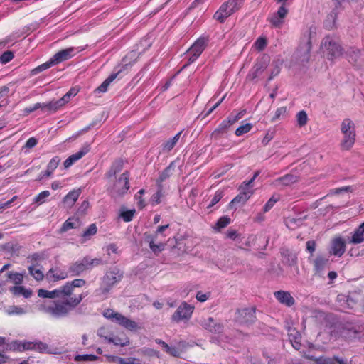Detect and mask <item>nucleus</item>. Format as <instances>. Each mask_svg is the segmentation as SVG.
<instances>
[{
  "label": "nucleus",
  "instance_id": "f257e3e1",
  "mask_svg": "<svg viewBox=\"0 0 364 364\" xmlns=\"http://www.w3.org/2000/svg\"><path fill=\"white\" fill-rule=\"evenodd\" d=\"M38 296L41 298L55 299L54 301H45L41 305V310L46 314L56 318H62L68 316L70 311H72V310H68L66 313H60L58 310L59 304L68 300L63 286L53 291L40 289L38 291Z\"/></svg>",
  "mask_w": 364,
  "mask_h": 364
},
{
  "label": "nucleus",
  "instance_id": "f03ea898",
  "mask_svg": "<svg viewBox=\"0 0 364 364\" xmlns=\"http://www.w3.org/2000/svg\"><path fill=\"white\" fill-rule=\"evenodd\" d=\"M86 284V281L83 279H75L73 281L67 282L63 285L64 291L68 300L61 302L58 309L60 313H66L68 310H74L86 296V294L74 293L75 288L82 287Z\"/></svg>",
  "mask_w": 364,
  "mask_h": 364
},
{
  "label": "nucleus",
  "instance_id": "7ed1b4c3",
  "mask_svg": "<svg viewBox=\"0 0 364 364\" xmlns=\"http://www.w3.org/2000/svg\"><path fill=\"white\" fill-rule=\"evenodd\" d=\"M102 264L101 258L91 259L86 256L82 259L72 262L68 266V273L70 277H77L86 271L92 269Z\"/></svg>",
  "mask_w": 364,
  "mask_h": 364
},
{
  "label": "nucleus",
  "instance_id": "20e7f679",
  "mask_svg": "<svg viewBox=\"0 0 364 364\" xmlns=\"http://www.w3.org/2000/svg\"><path fill=\"white\" fill-rule=\"evenodd\" d=\"M341 131L343 135L340 144L341 149L348 151L355 142L356 132L354 122L350 119H344L341 124Z\"/></svg>",
  "mask_w": 364,
  "mask_h": 364
},
{
  "label": "nucleus",
  "instance_id": "39448f33",
  "mask_svg": "<svg viewBox=\"0 0 364 364\" xmlns=\"http://www.w3.org/2000/svg\"><path fill=\"white\" fill-rule=\"evenodd\" d=\"M243 3L244 0H228L214 14V19L220 23L225 22L227 18L242 8Z\"/></svg>",
  "mask_w": 364,
  "mask_h": 364
},
{
  "label": "nucleus",
  "instance_id": "423d86ee",
  "mask_svg": "<svg viewBox=\"0 0 364 364\" xmlns=\"http://www.w3.org/2000/svg\"><path fill=\"white\" fill-rule=\"evenodd\" d=\"M103 316L106 318L117 323L118 325L128 331H136L140 328L136 321L131 320L128 317H126L122 314L116 312L111 309H105L103 312Z\"/></svg>",
  "mask_w": 364,
  "mask_h": 364
},
{
  "label": "nucleus",
  "instance_id": "0eeeda50",
  "mask_svg": "<svg viewBox=\"0 0 364 364\" xmlns=\"http://www.w3.org/2000/svg\"><path fill=\"white\" fill-rule=\"evenodd\" d=\"M122 277V273L117 267L108 270L102 278L101 286L98 290L100 294H107L114 285L121 281Z\"/></svg>",
  "mask_w": 364,
  "mask_h": 364
},
{
  "label": "nucleus",
  "instance_id": "6e6552de",
  "mask_svg": "<svg viewBox=\"0 0 364 364\" xmlns=\"http://www.w3.org/2000/svg\"><path fill=\"white\" fill-rule=\"evenodd\" d=\"M321 48L326 52L328 60H333L343 53L342 46L331 36H326L321 41Z\"/></svg>",
  "mask_w": 364,
  "mask_h": 364
},
{
  "label": "nucleus",
  "instance_id": "1a4fd4ad",
  "mask_svg": "<svg viewBox=\"0 0 364 364\" xmlns=\"http://www.w3.org/2000/svg\"><path fill=\"white\" fill-rule=\"evenodd\" d=\"M129 172L126 171L114 182L113 186L109 189L110 195L112 197H122L127 193L130 188Z\"/></svg>",
  "mask_w": 364,
  "mask_h": 364
},
{
  "label": "nucleus",
  "instance_id": "9d476101",
  "mask_svg": "<svg viewBox=\"0 0 364 364\" xmlns=\"http://www.w3.org/2000/svg\"><path fill=\"white\" fill-rule=\"evenodd\" d=\"M208 41V37L200 36L187 50L189 64L195 62L199 58L206 48Z\"/></svg>",
  "mask_w": 364,
  "mask_h": 364
},
{
  "label": "nucleus",
  "instance_id": "9b49d317",
  "mask_svg": "<svg viewBox=\"0 0 364 364\" xmlns=\"http://www.w3.org/2000/svg\"><path fill=\"white\" fill-rule=\"evenodd\" d=\"M193 310V306L183 301L172 315V321L178 323L182 320H189L192 316Z\"/></svg>",
  "mask_w": 364,
  "mask_h": 364
},
{
  "label": "nucleus",
  "instance_id": "f8f14e48",
  "mask_svg": "<svg viewBox=\"0 0 364 364\" xmlns=\"http://www.w3.org/2000/svg\"><path fill=\"white\" fill-rule=\"evenodd\" d=\"M144 235L145 242L149 243L151 250L155 255H158L164 250L166 246L165 243L162 242L155 243V242L157 241L158 237L159 235V234H158L156 231L154 233L145 232Z\"/></svg>",
  "mask_w": 364,
  "mask_h": 364
},
{
  "label": "nucleus",
  "instance_id": "ddd939ff",
  "mask_svg": "<svg viewBox=\"0 0 364 364\" xmlns=\"http://www.w3.org/2000/svg\"><path fill=\"white\" fill-rule=\"evenodd\" d=\"M363 331V327L362 326L348 324L343 327L341 335L348 340L361 339L363 337V335H362Z\"/></svg>",
  "mask_w": 364,
  "mask_h": 364
},
{
  "label": "nucleus",
  "instance_id": "4468645a",
  "mask_svg": "<svg viewBox=\"0 0 364 364\" xmlns=\"http://www.w3.org/2000/svg\"><path fill=\"white\" fill-rule=\"evenodd\" d=\"M48 346L41 341L32 342V341H23L18 346V349L20 351L24 350H35L40 353L46 351Z\"/></svg>",
  "mask_w": 364,
  "mask_h": 364
},
{
  "label": "nucleus",
  "instance_id": "2eb2a0df",
  "mask_svg": "<svg viewBox=\"0 0 364 364\" xmlns=\"http://www.w3.org/2000/svg\"><path fill=\"white\" fill-rule=\"evenodd\" d=\"M200 324L204 329L213 333H221L224 328L223 325L216 322L213 317L203 319Z\"/></svg>",
  "mask_w": 364,
  "mask_h": 364
},
{
  "label": "nucleus",
  "instance_id": "dca6fc26",
  "mask_svg": "<svg viewBox=\"0 0 364 364\" xmlns=\"http://www.w3.org/2000/svg\"><path fill=\"white\" fill-rule=\"evenodd\" d=\"M237 121V119L228 117L220 122L218 127L212 132L211 138L215 139H220L223 134L227 133L230 126Z\"/></svg>",
  "mask_w": 364,
  "mask_h": 364
},
{
  "label": "nucleus",
  "instance_id": "f3484780",
  "mask_svg": "<svg viewBox=\"0 0 364 364\" xmlns=\"http://www.w3.org/2000/svg\"><path fill=\"white\" fill-rule=\"evenodd\" d=\"M346 251V242L341 237L332 240L329 253L331 255L341 257Z\"/></svg>",
  "mask_w": 364,
  "mask_h": 364
},
{
  "label": "nucleus",
  "instance_id": "a211bd4d",
  "mask_svg": "<svg viewBox=\"0 0 364 364\" xmlns=\"http://www.w3.org/2000/svg\"><path fill=\"white\" fill-rule=\"evenodd\" d=\"M69 277L68 270H63L58 267L50 268L46 273L47 279L53 282L63 280Z\"/></svg>",
  "mask_w": 364,
  "mask_h": 364
},
{
  "label": "nucleus",
  "instance_id": "6ab92c4d",
  "mask_svg": "<svg viewBox=\"0 0 364 364\" xmlns=\"http://www.w3.org/2000/svg\"><path fill=\"white\" fill-rule=\"evenodd\" d=\"M129 65L125 64L122 68L117 73H112L99 87L95 90V92H105L107 90L108 87L119 75L128 68Z\"/></svg>",
  "mask_w": 364,
  "mask_h": 364
},
{
  "label": "nucleus",
  "instance_id": "aec40b11",
  "mask_svg": "<svg viewBox=\"0 0 364 364\" xmlns=\"http://www.w3.org/2000/svg\"><path fill=\"white\" fill-rule=\"evenodd\" d=\"M276 299L282 304L291 307L295 304V299L290 292L280 290L274 292Z\"/></svg>",
  "mask_w": 364,
  "mask_h": 364
},
{
  "label": "nucleus",
  "instance_id": "412c9836",
  "mask_svg": "<svg viewBox=\"0 0 364 364\" xmlns=\"http://www.w3.org/2000/svg\"><path fill=\"white\" fill-rule=\"evenodd\" d=\"M75 55V48H68L66 49L61 50L56 53L54 55V61L58 64L61 62L67 60Z\"/></svg>",
  "mask_w": 364,
  "mask_h": 364
},
{
  "label": "nucleus",
  "instance_id": "4be33fe9",
  "mask_svg": "<svg viewBox=\"0 0 364 364\" xmlns=\"http://www.w3.org/2000/svg\"><path fill=\"white\" fill-rule=\"evenodd\" d=\"M124 167V161L122 159H116L111 165L109 169L105 173V176L107 179H110L119 173Z\"/></svg>",
  "mask_w": 364,
  "mask_h": 364
},
{
  "label": "nucleus",
  "instance_id": "5701e85b",
  "mask_svg": "<svg viewBox=\"0 0 364 364\" xmlns=\"http://www.w3.org/2000/svg\"><path fill=\"white\" fill-rule=\"evenodd\" d=\"M297 181V177L292 174H286L282 177L277 178L274 182L276 186H290Z\"/></svg>",
  "mask_w": 364,
  "mask_h": 364
},
{
  "label": "nucleus",
  "instance_id": "b1692460",
  "mask_svg": "<svg viewBox=\"0 0 364 364\" xmlns=\"http://www.w3.org/2000/svg\"><path fill=\"white\" fill-rule=\"evenodd\" d=\"M364 242V222L356 228L349 241L352 244H360Z\"/></svg>",
  "mask_w": 364,
  "mask_h": 364
},
{
  "label": "nucleus",
  "instance_id": "393cba45",
  "mask_svg": "<svg viewBox=\"0 0 364 364\" xmlns=\"http://www.w3.org/2000/svg\"><path fill=\"white\" fill-rule=\"evenodd\" d=\"M267 68V64L264 61H257L254 67L252 68L251 72L248 75V77L253 80L257 77H259Z\"/></svg>",
  "mask_w": 364,
  "mask_h": 364
},
{
  "label": "nucleus",
  "instance_id": "a878e982",
  "mask_svg": "<svg viewBox=\"0 0 364 364\" xmlns=\"http://www.w3.org/2000/svg\"><path fill=\"white\" fill-rule=\"evenodd\" d=\"M39 109H41L43 113L50 114L56 112L60 109V107L56 100H53L48 102H41V107Z\"/></svg>",
  "mask_w": 364,
  "mask_h": 364
},
{
  "label": "nucleus",
  "instance_id": "bb28decb",
  "mask_svg": "<svg viewBox=\"0 0 364 364\" xmlns=\"http://www.w3.org/2000/svg\"><path fill=\"white\" fill-rule=\"evenodd\" d=\"M80 226V220L75 218H68L62 225L60 232H65L70 229H75Z\"/></svg>",
  "mask_w": 364,
  "mask_h": 364
},
{
  "label": "nucleus",
  "instance_id": "cd10ccee",
  "mask_svg": "<svg viewBox=\"0 0 364 364\" xmlns=\"http://www.w3.org/2000/svg\"><path fill=\"white\" fill-rule=\"evenodd\" d=\"M182 134V131L178 132L173 138L168 139L162 144V150L165 152H169L171 151L176 144L178 143L181 135Z\"/></svg>",
  "mask_w": 364,
  "mask_h": 364
},
{
  "label": "nucleus",
  "instance_id": "c85d7f7f",
  "mask_svg": "<svg viewBox=\"0 0 364 364\" xmlns=\"http://www.w3.org/2000/svg\"><path fill=\"white\" fill-rule=\"evenodd\" d=\"M80 195V190L70 191L63 198V203L69 207L73 206Z\"/></svg>",
  "mask_w": 364,
  "mask_h": 364
},
{
  "label": "nucleus",
  "instance_id": "c756f323",
  "mask_svg": "<svg viewBox=\"0 0 364 364\" xmlns=\"http://www.w3.org/2000/svg\"><path fill=\"white\" fill-rule=\"evenodd\" d=\"M97 232V227L95 223L90 224L88 228L81 235V243H84L90 240L91 237L95 235Z\"/></svg>",
  "mask_w": 364,
  "mask_h": 364
},
{
  "label": "nucleus",
  "instance_id": "7c9ffc66",
  "mask_svg": "<svg viewBox=\"0 0 364 364\" xmlns=\"http://www.w3.org/2000/svg\"><path fill=\"white\" fill-rule=\"evenodd\" d=\"M328 260L323 256H317L314 261V269L316 273H320L327 265Z\"/></svg>",
  "mask_w": 364,
  "mask_h": 364
},
{
  "label": "nucleus",
  "instance_id": "2f4dec72",
  "mask_svg": "<svg viewBox=\"0 0 364 364\" xmlns=\"http://www.w3.org/2000/svg\"><path fill=\"white\" fill-rule=\"evenodd\" d=\"M250 192H240V193L235 196L230 203V206H233L235 204L242 203L245 204L250 198Z\"/></svg>",
  "mask_w": 364,
  "mask_h": 364
},
{
  "label": "nucleus",
  "instance_id": "473e14b6",
  "mask_svg": "<svg viewBox=\"0 0 364 364\" xmlns=\"http://www.w3.org/2000/svg\"><path fill=\"white\" fill-rule=\"evenodd\" d=\"M10 291L11 293H13L14 295H23L25 298H29L31 294L32 291L31 290L26 289L22 286H14L12 287L10 289Z\"/></svg>",
  "mask_w": 364,
  "mask_h": 364
},
{
  "label": "nucleus",
  "instance_id": "72a5a7b5",
  "mask_svg": "<svg viewBox=\"0 0 364 364\" xmlns=\"http://www.w3.org/2000/svg\"><path fill=\"white\" fill-rule=\"evenodd\" d=\"M109 343H114L115 346H125L129 343V339L127 336H124L120 338L118 336H111L109 338Z\"/></svg>",
  "mask_w": 364,
  "mask_h": 364
},
{
  "label": "nucleus",
  "instance_id": "f704fd0d",
  "mask_svg": "<svg viewBox=\"0 0 364 364\" xmlns=\"http://www.w3.org/2000/svg\"><path fill=\"white\" fill-rule=\"evenodd\" d=\"M163 197V186L159 184L157 191L153 194L150 198V203L153 206H155L161 203V199Z\"/></svg>",
  "mask_w": 364,
  "mask_h": 364
},
{
  "label": "nucleus",
  "instance_id": "c9c22d12",
  "mask_svg": "<svg viewBox=\"0 0 364 364\" xmlns=\"http://www.w3.org/2000/svg\"><path fill=\"white\" fill-rule=\"evenodd\" d=\"M362 53H363V50H361L360 49L355 48H350L347 52L348 60L350 62H351V61H353L355 63L357 62L358 58L361 56Z\"/></svg>",
  "mask_w": 364,
  "mask_h": 364
},
{
  "label": "nucleus",
  "instance_id": "e433bc0d",
  "mask_svg": "<svg viewBox=\"0 0 364 364\" xmlns=\"http://www.w3.org/2000/svg\"><path fill=\"white\" fill-rule=\"evenodd\" d=\"M7 278L10 279L16 285L22 283L23 276L22 274L16 272H9L6 274Z\"/></svg>",
  "mask_w": 364,
  "mask_h": 364
},
{
  "label": "nucleus",
  "instance_id": "4c0bfd02",
  "mask_svg": "<svg viewBox=\"0 0 364 364\" xmlns=\"http://www.w3.org/2000/svg\"><path fill=\"white\" fill-rule=\"evenodd\" d=\"M36 267H37V265H36V264L30 266L28 267L29 273L37 281H41L44 278V274H43V272L41 269H37Z\"/></svg>",
  "mask_w": 364,
  "mask_h": 364
},
{
  "label": "nucleus",
  "instance_id": "58836bf2",
  "mask_svg": "<svg viewBox=\"0 0 364 364\" xmlns=\"http://www.w3.org/2000/svg\"><path fill=\"white\" fill-rule=\"evenodd\" d=\"M115 362L116 364H142L139 359L134 357H117Z\"/></svg>",
  "mask_w": 364,
  "mask_h": 364
},
{
  "label": "nucleus",
  "instance_id": "ea45409f",
  "mask_svg": "<svg viewBox=\"0 0 364 364\" xmlns=\"http://www.w3.org/2000/svg\"><path fill=\"white\" fill-rule=\"evenodd\" d=\"M280 199L279 194H273L263 207L264 213L268 212L275 203Z\"/></svg>",
  "mask_w": 364,
  "mask_h": 364
},
{
  "label": "nucleus",
  "instance_id": "a19ab883",
  "mask_svg": "<svg viewBox=\"0 0 364 364\" xmlns=\"http://www.w3.org/2000/svg\"><path fill=\"white\" fill-rule=\"evenodd\" d=\"M269 21L273 27L281 28L284 22V19L282 18H279L277 15L273 14L271 16L269 17Z\"/></svg>",
  "mask_w": 364,
  "mask_h": 364
},
{
  "label": "nucleus",
  "instance_id": "79ce46f5",
  "mask_svg": "<svg viewBox=\"0 0 364 364\" xmlns=\"http://www.w3.org/2000/svg\"><path fill=\"white\" fill-rule=\"evenodd\" d=\"M308 116L304 110L299 112L296 114V122L298 125L301 127L307 124Z\"/></svg>",
  "mask_w": 364,
  "mask_h": 364
},
{
  "label": "nucleus",
  "instance_id": "37998d69",
  "mask_svg": "<svg viewBox=\"0 0 364 364\" xmlns=\"http://www.w3.org/2000/svg\"><path fill=\"white\" fill-rule=\"evenodd\" d=\"M267 45V40L266 37H259L254 43L255 49L258 51H262Z\"/></svg>",
  "mask_w": 364,
  "mask_h": 364
},
{
  "label": "nucleus",
  "instance_id": "c03bdc74",
  "mask_svg": "<svg viewBox=\"0 0 364 364\" xmlns=\"http://www.w3.org/2000/svg\"><path fill=\"white\" fill-rule=\"evenodd\" d=\"M171 164L168 166H167L160 174L158 180H157V184H161L162 182L166 181L167 178H168L171 174Z\"/></svg>",
  "mask_w": 364,
  "mask_h": 364
},
{
  "label": "nucleus",
  "instance_id": "a18cd8bd",
  "mask_svg": "<svg viewBox=\"0 0 364 364\" xmlns=\"http://www.w3.org/2000/svg\"><path fill=\"white\" fill-rule=\"evenodd\" d=\"M6 313L8 315H22L26 313V311L23 308L19 306H11L7 310Z\"/></svg>",
  "mask_w": 364,
  "mask_h": 364
},
{
  "label": "nucleus",
  "instance_id": "49530a36",
  "mask_svg": "<svg viewBox=\"0 0 364 364\" xmlns=\"http://www.w3.org/2000/svg\"><path fill=\"white\" fill-rule=\"evenodd\" d=\"M135 213V209L124 210L120 213V217L123 219L124 222L128 223L133 220Z\"/></svg>",
  "mask_w": 364,
  "mask_h": 364
},
{
  "label": "nucleus",
  "instance_id": "de8ad7c7",
  "mask_svg": "<svg viewBox=\"0 0 364 364\" xmlns=\"http://www.w3.org/2000/svg\"><path fill=\"white\" fill-rule=\"evenodd\" d=\"M252 128V125L250 123H246L245 124L240 126L236 130H235V135L236 136H242L247 132H249Z\"/></svg>",
  "mask_w": 364,
  "mask_h": 364
},
{
  "label": "nucleus",
  "instance_id": "09e8293b",
  "mask_svg": "<svg viewBox=\"0 0 364 364\" xmlns=\"http://www.w3.org/2000/svg\"><path fill=\"white\" fill-rule=\"evenodd\" d=\"M230 223V218L228 216H223L220 218L216 224H215V228L218 230H220L222 228H225Z\"/></svg>",
  "mask_w": 364,
  "mask_h": 364
},
{
  "label": "nucleus",
  "instance_id": "8fccbe9b",
  "mask_svg": "<svg viewBox=\"0 0 364 364\" xmlns=\"http://www.w3.org/2000/svg\"><path fill=\"white\" fill-rule=\"evenodd\" d=\"M223 195H224L223 191H220V190L217 191L215 193V195L213 197L210 203L208 205L207 208H211L215 205H216L222 199V198L223 197Z\"/></svg>",
  "mask_w": 364,
  "mask_h": 364
},
{
  "label": "nucleus",
  "instance_id": "3c124183",
  "mask_svg": "<svg viewBox=\"0 0 364 364\" xmlns=\"http://www.w3.org/2000/svg\"><path fill=\"white\" fill-rule=\"evenodd\" d=\"M50 196L48 191H43L38 193L34 198V202L36 203L42 204L45 202L46 199Z\"/></svg>",
  "mask_w": 364,
  "mask_h": 364
},
{
  "label": "nucleus",
  "instance_id": "603ef678",
  "mask_svg": "<svg viewBox=\"0 0 364 364\" xmlns=\"http://www.w3.org/2000/svg\"><path fill=\"white\" fill-rule=\"evenodd\" d=\"M14 57V53L10 51L7 50L2 53V55L0 56V62L1 63H7L9 61H11Z\"/></svg>",
  "mask_w": 364,
  "mask_h": 364
},
{
  "label": "nucleus",
  "instance_id": "864d4df0",
  "mask_svg": "<svg viewBox=\"0 0 364 364\" xmlns=\"http://www.w3.org/2000/svg\"><path fill=\"white\" fill-rule=\"evenodd\" d=\"M97 358L96 355L91 354L77 355L75 357V361H93Z\"/></svg>",
  "mask_w": 364,
  "mask_h": 364
},
{
  "label": "nucleus",
  "instance_id": "5fc2aeb1",
  "mask_svg": "<svg viewBox=\"0 0 364 364\" xmlns=\"http://www.w3.org/2000/svg\"><path fill=\"white\" fill-rule=\"evenodd\" d=\"M60 161V159L59 156H54L51 159V160L49 161L47 168L54 172V171L57 168L59 163Z\"/></svg>",
  "mask_w": 364,
  "mask_h": 364
},
{
  "label": "nucleus",
  "instance_id": "6e6d98bb",
  "mask_svg": "<svg viewBox=\"0 0 364 364\" xmlns=\"http://www.w3.org/2000/svg\"><path fill=\"white\" fill-rule=\"evenodd\" d=\"M286 112H287L286 107H280L277 108L271 122H274L278 120L282 116H284L286 114Z\"/></svg>",
  "mask_w": 364,
  "mask_h": 364
},
{
  "label": "nucleus",
  "instance_id": "4d7b16f0",
  "mask_svg": "<svg viewBox=\"0 0 364 364\" xmlns=\"http://www.w3.org/2000/svg\"><path fill=\"white\" fill-rule=\"evenodd\" d=\"M55 65H57V63H55V61H54V58L53 57L49 60V61L39 65L36 70L38 71H43Z\"/></svg>",
  "mask_w": 364,
  "mask_h": 364
},
{
  "label": "nucleus",
  "instance_id": "13d9d810",
  "mask_svg": "<svg viewBox=\"0 0 364 364\" xmlns=\"http://www.w3.org/2000/svg\"><path fill=\"white\" fill-rule=\"evenodd\" d=\"M40 107H41V102H37V103L34 104L33 106L27 107L24 108V109L23 110V114L28 115V114H31L32 112H33L34 111L40 108Z\"/></svg>",
  "mask_w": 364,
  "mask_h": 364
},
{
  "label": "nucleus",
  "instance_id": "bf43d9fd",
  "mask_svg": "<svg viewBox=\"0 0 364 364\" xmlns=\"http://www.w3.org/2000/svg\"><path fill=\"white\" fill-rule=\"evenodd\" d=\"M289 10L286 8L285 5L282 4V6L278 9L277 11L274 13L279 18H285L287 15L288 14Z\"/></svg>",
  "mask_w": 364,
  "mask_h": 364
},
{
  "label": "nucleus",
  "instance_id": "052dcab7",
  "mask_svg": "<svg viewBox=\"0 0 364 364\" xmlns=\"http://www.w3.org/2000/svg\"><path fill=\"white\" fill-rule=\"evenodd\" d=\"M143 354L150 357L160 358V353L158 350L149 348H144L143 350Z\"/></svg>",
  "mask_w": 364,
  "mask_h": 364
},
{
  "label": "nucleus",
  "instance_id": "680f3d73",
  "mask_svg": "<svg viewBox=\"0 0 364 364\" xmlns=\"http://www.w3.org/2000/svg\"><path fill=\"white\" fill-rule=\"evenodd\" d=\"M87 152H88V149L86 148H83V149H80L79 151H77V153L72 154L71 156L76 162L77 161L82 159Z\"/></svg>",
  "mask_w": 364,
  "mask_h": 364
},
{
  "label": "nucleus",
  "instance_id": "e2e57ef3",
  "mask_svg": "<svg viewBox=\"0 0 364 364\" xmlns=\"http://www.w3.org/2000/svg\"><path fill=\"white\" fill-rule=\"evenodd\" d=\"M164 351L173 357L178 358L180 356V352L176 347H171L168 345Z\"/></svg>",
  "mask_w": 364,
  "mask_h": 364
},
{
  "label": "nucleus",
  "instance_id": "0e129e2a",
  "mask_svg": "<svg viewBox=\"0 0 364 364\" xmlns=\"http://www.w3.org/2000/svg\"><path fill=\"white\" fill-rule=\"evenodd\" d=\"M70 100V93H66L60 99L56 100L60 109L68 103Z\"/></svg>",
  "mask_w": 364,
  "mask_h": 364
},
{
  "label": "nucleus",
  "instance_id": "69168bd1",
  "mask_svg": "<svg viewBox=\"0 0 364 364\" xmlns=\"http://www.w3.org/2000/svg\"><path fill=\"white\" fill-rule=\"evenodd\" d=\"M135 200L137 201V207L139 209L142 210L144 208L146 205V203L145 202V200L141 196H139L138 194H136L134 196Z\"/></svg>",
  "mask_w": 364,
  "mask_h": 364
},
{
  "label": "nucleus",
  "instance_id": "338daca9",
  "mask_svg": "<svg viewBox=\"0 0 364 364\" xmlns=\"http://www.w3.org/2000/svg\"><path fill=\"white\" fill-rule=\"evenodd\" d=\"M97 335L101 337L104 338L105 340L109 341V338L111 337L108 335V331L105 327H101L97 331Z\"/></svg>",
  "mask_w": 364,
  "mask_h": 364
},
{
  "label": "nucleus",
  "instance_id": "774afa93",
  "mask_svg": "<svg viewBox=\"0 0 364 364\" xmlns=\"http://www.w3.org/2000/svg\"><path fill=\"white\" fill-rule=\"evenodd\" d=\"M317 364H335L334 357L333 358H320L316 360Z\"/></svg>",
  "mask_w": 364,
  "mask_h": 364
}]
</instances>
